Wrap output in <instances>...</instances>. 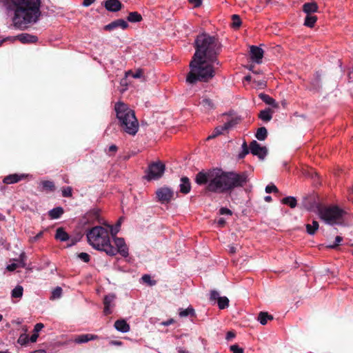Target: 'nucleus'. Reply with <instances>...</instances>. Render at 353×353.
I'll return each instance as SVG.
<instances>
[{"instance_id":"f257e3e1","label":"nucleus","mask_w":353,"mask_h":353,"mask_svg":"<svg viewBox=\"0 0 353 353\" xmlns=\"http://www.w3.org/2000/svg\"><path fill=\"white\" fill-rule=\"evenodd\" d=\"M196 51L190 63V72L186 81L194 84L197 81L208 82L215 76V65H219L217 55L221 44L217 39L201 34L195 40Z\"/></svg>"},{"instance_id":"f03ea898","label":"nucleus","mask_w":353,"mask_h":353,"mask_svg":"<svg viewBox=\"0 0 353 353\" xmlns=\"http://www.w3.org/2000/svg\"><path fill=\"white\" fill-rule=\"evenodd\" d=\"M248 181L246 172H225L214 168L207 172H199L195 178L199 185H206V190L222 194L243 187Z\"/></svg>"},{"instance_id":"7ed1b4c3","label":"nucleus","mask_w":353,"mask_h":353,"mask_svg":"<svg viewBox=\"0 0 353 353\" xmlns=\"http://www.w3.org/2000/svg\"><path fill=\"white\" fill-rule=\"evenodd\" d=\"M3 3L17 29L24 30L37 23L41 14V0H3Z\"/></svg>"},{"instance_id":"20e7f679","label":"nucleus","mask_w":353,"mask_h":353,"mask_svg":"<svg viewBox=\"0 0 353 353\" xmlns=\"http://www.w3.org/2000/svg\"><path fill=\"white\" fill-rule=\"evenodd\" d=\"M89 244L94 249L115 256L114 247L110 243L109 231L102 226H95L87 232Z\"/></svg>"},{"instance_id":"39448f33","label":"nucleus","mask_w":353,"mask_h":353,"mask_svg":"<svg viewBox=\"0 0 353 353\" xmlns=\"http://www.w3.org/2000/svg\"><path fill=\"white\" fill-rule=\"evenodd\" d=\"M114 110L121 129L129 135L134 136L139 131V124L134 110L122 102L117 103Z\"/></svg>"},{"instance_id":"423d86ee","label":"nucleus","mask_w":353,"mask_h":353,"mask_svg":"<svg viewBox=\"0 0 353 353\" xmlns=\"http://www.w3.org/2000/svg\"><path fill=\"white\" fill-rule=\"evenodd\" d=\"M319 214L320 218L326 223L334 225L341 220L343 211L339 207L332 205L321 208Z\"/></svg>"},{"instance_id":"0eeeda50","label":"nucleus","mask_w":353,"mask_h":353,"mask_svg":"<svg viewBox=\"0 0 353 353\" xmlns=\"http://www.w3.org/2000/svg\"><path fill=\"white\" fill-rule=\"evenodd\" d=\"M165 165L161 161L154 162L149 165L145 178L148 181L160 179L165 171Z\"/></svg>"},{"instance_id":"6e6552de","label":"nucleus","mask_w":353,"mask_h":353,"mask_svg":"<svg viewBox=\"0 0 353 353\" xmlns=\"http://www.w3.org/2000/svg\"><path fill=\"white\" fill-rule=\"evenodd\" d=\"M250 152L263 159L266 156L268 150L265 147L261 146L256 141H252L250 144Z\"/></svg>"},{"instance_id":"1a4fd4ad","label":"nucleus","mask_w":353,"mask_h":353,"mask_svg":"<svg viewBox=\"0 0 353 353\" xmlns=\"http://www.w3.org/2000/svg\"><path fill=\"white\" fill-rule=\"evenodd\" d=\"M114 244L117 248H114L115 255L119 253L122 256L127 257L128 256V248L123 238L116 237L114 239Z\"/></svg>"},{"instance_id":"9d476101","label":"nucleus","mask_w":353,"mask_h":353,"mask_svg":"<svg viewBox=\"0 0 353 353\" xmlns=\"http://www.w3.org/2000/svg\"><path fill=\"white\" fill-rule=\"evenodd\" d=\"M157 196L162 203L169 202L172 196L173 192L168 188H159L156 192Z\"/></svg>"},{"instance_id":"9b49d317","label":"nucleus","mask_w":353,"mask_h":353,"mask_svg":"<svg viewBox=\"0 0 353 353\" xmlns=\"http://www.w3.org/2000/svg\"><path fill=\"white\" fill-rule=\"evenodd\" d=\"M115 299H116V296L114 294H108L104 297L103 312L105 315H108V314H110L112 313L113 308L115 306Z\"/></svg>"},{"instance_id":"f8f14e48","label":"nucleus","mask_w":353,"mask_h":353,"mask_svg":"<svg viewBox=\"0 0 353 353\" xmlns=\"http://www.w3.org/2000/svg\"><path fill=\"white\" fill-rule=\"evenodd\" d=\"M234 124L235 122L233 120H230L224 123L223 125H220L215 128L212 134L207 137V140L212 139L216 137L217 136L223 134L224 131L228 130L229 128L234 125Z\"/></svg>"},{"instance_id":"ddd939ff","label":"nucleus","mask_w":353,"mask_h":353,"mask_svg":"<svg viewBox=\"0 0 353 353\" xmlns=\"http://www.w3.org/2000/svg\"><path fill=\"white\" fill-rule=\"evenodd\" d=\"M29 176L27 174H12L5 176L3 179V183L6 185L17 183L19 181L26 179Z\"/></svg>"},{"instance_id":"4468645a","label":"nucleus","mask_w":353,"mask_h":353,"mask_svg":"<svg viewBox=\"0 0 353 353\" xmlns=\"http://www.w3.org/2000/svg\"><path fill=\"white\" fill-rule=\"evenodd\" d=\"M250 58L252 61L256 63H261L263 57V50L256 46H250Z\"/></svg>"},{"instance_id":"2eb2a0df","label":"nucleus","mask_w":353,"mask_h":353,"mask_svg":"<svg viewBox=\"0 0 353 353\" xmlns=\"http://www.w3.org/2000/svg\"><path fill=\"white\" fill-rule=\"evenodd\" d=\"M128 23L125 20L119 19L114 20L109 24L105 26L103 28L105 30L111 31L118 28L125 30L128 28Z\"/></svg>"},{"instance_id":"dca6fc26","label":"nucleus","mask_w":353,"mask_h":353,"mask_svg":"<svg viewBox=\"0 0 353 353\" xmlns=\"http://www.w3.org/2000/svg\"><path fill=\"white\" fill-rule=\"evenodd\" d=\"M104 6L107 10L116 12L121 10L123 5L119 0H106Z\"/></svg>"},{"instance_id":"f3484780","label":"nucleus","mask_w":353,"mask_h":353,"mask_svg":"<svg viewBox=\"0 0 353 353\" xmlns=\"http://www.w3.org/2000/svg\"><path fill=\"white\" fill-rule=\"evenodd\" d=\"M114 327L119 332L126 333L130 331V325L124 319L117 320L114 323Z\"/></svg>"},{"instance_id":"a211bd4d","label":"nucleus","mask_w":353,"mask_h":353,"mask_svg":"<svg viewBox=\"0 0 353 353\" xmlns=\"http://www.w3.org/2000/svg\"><path fill=\"white\" fill-rule=\"evenodd\" d=\"M17 38L23 43H35L37 37L28 33H22L19 34Z\"/></svg>"},{"instance_id":"6ab92c4d","label":"nucleus","mask_w":353,"mask_h":353,"mask_svg":"<svg viewBox=\"0 0 353 353\" xmlns=\"http://www.w3.org/2000/svg\"><path fill=\"white\" fill-rule=\"evenodd\" d=\"M97 339H98L97 335L86 334H81V335L77 336L75 338L74 341L77 343H87L90 341Z\"/></svg>"},{"instance_id":"aec40b11","label":"nucleus","mask_w":353,"mask_h":353,"mask_svg":"<svg viewBox=\"0 0 353 353\" xmlns=\"http://www.w3.org/2000/svg\"><path fill=\"white\" fill-rule=\"evenodd\" d=\"M303 10L307 15L311 14L312 13L317 12L318 6L315 2L305 3L303 6Z\"/></svg>"},{"instance_id":"412c9836","label":"nucleus","mask_w":353,"mask_h":353,"mask_svg":"<svg viewBox=\"0 0 353 353\" xmlns=\"http://www.w3.org/2000/svg\"><path fill=\"white\" fill-rule=\"evenodd\" d=\"M259 98L266 104L272 105L273 108H276L279 107L278 103L276 102V101L268 94L261 93L259 94Z\"/></svg>"},{"instance_id":"4be33fe9","label":"nucleus","mask_w":353,"mask_h":353,"mask_svg":"<svg viewBox=\"0 0 353 353\" xmlns=\"http://www.w3.org/2000/svg\"><path fill=\"white\" fill-rule=\"evenodd\" d=\"M44 327V325L41 323H37L34 325L33 333L30 336V343H33L37 341L39 336V332Z\"/></svg>"},{"instance_id":"5701e85b","label":"nucleus","mask_w":353,"mask_h":353,"mask_svg":"<svg viewBox=\"0 0 353 353\" xmlns=\"http://www.w3.org/2000/svg\"><path fill=\"white\" fill-rule=\"evenodd\" d=\"M190 183L187 177H182L181 179L180 191L183 194H188L190 191Z\"/></svg>"},{"instance_id":"b1692460","label":"nucleus","mask_w":353,"mask_h":353,"mask_svg":"<svg viewBox=\"0 0 353 353\" xmlns=\"http://www.w3.org/2000/svg\"><path fill=\"white\" fill-rule=\"evenodd\" d=\"M25 333L20 334L17 339V343L21 346H26L29 343H30V336L26 334L28 329L23 328Z\"/></svg>"},{"instance_id":"393cba45","label":"nucleus","mask_w":353,"mask_h":353,"mask_svg":"<svg viewBox=\"0 0 353 353\" xmlns=\"http://www.w3.org/2000/svg\"><path fill=\"white\" fill-rule=\"evenodd\" d=\"M23 294V288L21 285H17L11 292V296L12 299H17L18 301Z\"/></svg>"},{"instance_id":"a878e982","label":"nucleus","mask_w":353,"mask_h":353,"mask_svg":"<svg viewBox=\"0 0 353 353\" xmlns=\"http://www.w3.org/2000/svg\"><path fill=\"white\" fill-rule=\"evenodd\" d=\"M259 117L263 121H270L272 118V111L269 108L261 110L259 114Z\"/></svg>"},{"instance_id":"bb28decb","label":"nucleus","mask_w":353,"mask_h":353,"mask_svg":"<svg viewBox=\"0 0 353 353\" xmlns=\"http://www.w3.org/2000/svg\"><path fill=\"white\" fill-rule=\"evenodd\" d=\"M55 239L61 241H65L69 239V235L62 228H59L56 231Z\"/></svg>"},{"instance_id":"cd10ccee","label":"nucleus","mask_w":353,"mask_h":353,"mask_svg":"<svg viewBox=\"0 0 353 353\" xmlns=\"http://www.w3.org/2000/svg\"><path fill=\"white\" fill-rule=\"evenodd\" d=\"M63 209L61 207H57L50 210L48 214L51 219H59L63 214Z\"/></svg>"},{"instance_id":"c85d7f7f","label":"nucleus","mask_w":353,"mask_h":353,"mask_svg":"<svg viewBox=\"0 0 353 353\" xmlns=\"http://www.w3.org/2000/svg\"><path fill=\"white\" fill-rule=\"evenodd\" d=\"M143 19L142 16L138 12H131L129 13L127 20L131 23L140 22Z\"/></svg>"},{"instance_id":"c756f323","label":"nucleus","mask_w":353,"mask_h":353,"mask_svg":"<svg viewBox=\"0 0 353 353\" xmlns=\"http://www.w3.org/2000/svg\"><path fill=\"white\" fill-rule=\"evenodd\" d=\"M273 316L270 314H268V312H261L258 316V321L262 325H265L268 323V320H272Z\"/></svg>"},{"instance_id":"7c9ffc66","label":"nucleus","mask_w":353,"mask_h":353,"mask_svg":"<svg viewBox=\"0 0 353 353\" xmlns=\"http://www.w3.org/2000/svg\"><path fill=\"white\" fill-rule=\"evenodd\" d=\"M267 129L265 127H261L257 130L255 137L259 141H264L267 138Z\"/></svg>"},{"instance_id":"2f4dec72","label":"nucleus","mask_w":353,"mask_h":353,"mask_svg":"<svg viewBox=\"0 0 353 353\" xmlns=\"http://www.w3.org/2000/svg\"><path fill=\"white\" fill-rule=\"evenodd\" d=\"M317 21V17L315 15L308 14L306 16L304 21V25L312 28L314 26Z\"/></svg>"},{"instance_id":"473e14b6","label":"nucleus","mask_w":353,"mask_h":353,"mask_svg":"<svg viewBox=\"0 0 353 353\" xmlns=\"http://www.w3.org/2000/svg\"><path fill=\"white\" fill-rule=\"evenodd\" d=\"M283 204L290 206L291 208H294L296 206V199L293 196H287L281 200Z\"/></svg>"},{"instance_id":"72a5a7b5","label":"nucleus","mask_w":353,"mask_h":353,"mask_svg":"<svg viewBox=\"0 0 353 353\" xmlns=\"http://www.w3.org/2000/svg\"><path fill=\"white\" fill-rule=\"evenodd\" d=\"M143 75V70L141 68L137 69L135 72L132 70H128L125 73V77H128L130 76L132 77L134 79H139L142 77Z\"/></svg>"},{"instance_id":"f704fd0d","label":"nucleus","mask_w":353,"mask_h":353,"mask_svg":"<svg viewBox=\"0 0 353 353\" xmlns=\"http://www.w3.org/2000/svg\"><path fill=\"white\" fill-rule=\"evenodd\" d=\"M199 103L205 110H211L214 108L213 102L209 99H203Z\"/></svg>"},{"instance_id":"c9c22d12","label":"nucleus","mask_w":353,"mask_h":353,"mask_svg":"<svg viewBox=\"0 0 353 353\" xmlns=\"http://www.w3.org/2000/svg\"><path fill=\"white\" fill-rule=\"evenodd\" d=\"M319 229V223L316 221H313L312 224L306 225V230L309 234H314Z\"/></svg>"},{"instance_id":"e433bc0d","label":"nucleus","mask_w":353,"mask_h":353,"mask_svg":"<svg viewBox=\"0 0 353 353\" xmlns=\"http://www.w3.org/2000/svg\"><path fill=\"white\" fill-rule=\"evenodd\" d=\"M43 190L52 192L55 189L54 184L51 181H43L41 182Z\"/></svg>"},{"instance_id":"4c0bfd02","label":"nucleus","mask_w":353,"mask_h":353,"mask_svg":"<svg viewBox=\"0 0 353 353\" xmlns=\"http://www.w3.org/2000/svg\"><path fill=\"white\" fill-rule=\"evenodd\" d=\"M194 310L192 307H188L186 309H181L179 312L181 317H186L188 316H194Z\"/></svg>"},{"instance_id":"58836bf2","label":"nucleus","mask_w":353,"mask_h":353,"mask_svg":"<svg viewBox=\"0 0 353 353\" xmlns=\"http://www.w3.org/2000/svg\"><path fill=\"white\" fill-rule=\"evenodd\" d=\"M217 303L219 309H225L229 305V299L226 296H221L219 298Z\"/></svg>"},{"instance_id":"ea45409f","label":"nucleus","mask_w":353,"mask_h":353,"mask_svg":"<svg viewBox=\"0 0 353 353\" xmlns=\"http://www.w3.org/2000/svg\"><path fill=\"white\" fill-rule=\"evenodd\" d=\"M62 289L60 287L55 288L52 292L50 299H57L61 296Z\"/></svg>"},{"instance_id":"a19ab883","label":"nucleus","mask_w":353,"mask_h":353,"mask_svg":"<svg viewBox=\"0 0 353 353\" xmlns=\"http://www.w3.org/2000/svg\"><path fill=\"white\" fill-rule=\"evenodd\" d=\"M141 279L143 283H147L150 286H152L156 284V281L152 280L149 274L143 275Z\"/></svg>"},{"instance_id":"79ce46f5","label":"nucleus","mask_w":353,"mask_h":353,"mask_svg":"<svg viewBox=\"0 0 353 353\" xmlns=\"http://www.w3.org/2000/svg\"><path fill=\"white\" fill-rule=\"evenodd\" d=\"M62 196L64 197H71L72 196V189L71 187H64L62 188Z\"/></svg>"},{"instance_id":"37998d69","label":"nucleus","mask_w":353,"mask_h":353,"mask_svg":"<svg viewBox=\"0 0 353 353\" xmlns=\"http://www.w3.org/2000/svg\"><path fill=\"white\" fill-rule=\"evenodd\" d=\"M241 24V21L240 17L236 14L232 15V26L234 28H239Z\"/></svg>"},{"instance_id":"c03bdc74","label":"nucleus","mask_w":353,"mask_h":353,"mask_svg":"<svg viewBox=\"0 0 353 353\" xmlns=\"http://www.w3.org/2000/svg\"><path fill=\"white\" fill-rule=\"evenodd\" d=\"M230 351L232 353H244L243 348L240 347L238 345L234 344L230 347Z\"/></svg>"},{"instance_id":"a18cd8bd","label":"nucleus","mask_w":353,"mask_h":353,"mask_svg":"<svg viewBox=\"0 0 353 353\" xmlns=\"http://www.w3.org/2000/svg\"><path fill=\"white\" fill-rule=\"evenodd\" d=\"M78 257L83 262L88 263L90 260V256L88 253L81 252L79 254Z\"/></svg>"},{"instance_id":"49530a36","label":"nucleus","mask_w":353,"mask_h":353,"mask_svg":"<svg viewBox=\"0 0 353 353\" xmlns=\"http://www.w3.org/2000/svg\"><path fill=\"white\" fill-rule=\"evenodd\" d=\"M265 192L267 193L278 192L279 190H278V188H276V185H274V184H270V185H268L266 186Z\"/></svg>"},{"instance_id":"de8ad7c7","label":"nucleus","mask_w":353,"mask_h":353,"mask_svg":"<svg viewBox=\"0 0 353 353\" xmlns=\"http://www.w3.org/2000/svg\"><path fill=\"white\" fill-rule=\"evenodd\" d=\"M221 296H219V294L217 291H215V290H212L210 292V299L211 301H215V300H219V298H220Z\"/></svg>"},{"instance_id":"09e8293b","label":"nucleus","mask_w":353,"mask_h":353,"mask_svg":"<svg viewBox=\"0 0 353 353\" xmlns=\"http://www.w3.org/2000/svg\"><path fill=\"white\" fill-rule=\"evenodd\" d=\"M343 240V238L340 236H337L335 238V243L333 245H330L328 247L330 248H335Z\"/></svg>"},{"instance_id":"8fccbe9b","label":"nucleus","mask_w":353,"mask_h":353,"mask_svg":"<svg viewBox=\"0 0 353 353\" xmlns=\"http://www.w3.org/2000/svg\"><path fill=\"white\" fill-rule=\"evenodd\" d=\"M19 266V264L16 263H10L9 264L8 266H7V270L8 271H14V270H16L18 267Z\"/></svg>"},{"instance_id":"3c124183","label":"nucleus","mask_w":353,"mask_h":353,"mask_svg":"<svg viewBox=\"0 0 353 353\" xmlns=\"http://www.w3.org/2000/svg\"><path fill=\"white\" fill-rule=\"evenodd\" d=\"M188 1L193 4L195 8L200 7L202 4V0H188Z\"/></svg>"},{"instance_id":"603ef678","label":"nucleus","mask_w":353,"mask_h":353,"mask_svg":"<svg viewBox=\"0 0 353 353\" xmlns=\"http://www.w3.org/2000/svg\"><path fill=\"white\" fill-rule=\"evenodd\" d=\"M219 212L221 214H228V215L232 214V211L226 208H221L219 210Z\"/></svg>"},{"instance_id":"864d4df0","label":"nucleus","mask_w":353,"mask_h":353,"mask_svg":"<svg viewBox=\"0 0 353 353\" xmlns=\"http://www.w3.org/2000/svg\"><path fill=\"white\" fill-rule=\"evenodd\" d=\"M117 151V145H111L109 148H108V153L110 155L111 154H114L116 153Z\"/></svg>"},{"instance_id":"5fc2aeb1","label":"nucleus","mask_w":353,"mask_h":353,"mask_svg":"<svg viewBox=\"0 0 353 353\" xmlns=\"http://www.w3.org/2000/svg\"><path fill=\"white\" fill-rule=\"evenodd\" d=\"M242 146H243V154L241 156V157H243L245 154L249 153V150L248 149L247 144L245 142L243 143Z\"/></svg>"},{"instance_id":"6e6d98bb","label":"nucleus","mask_w":353,"mask_h":353,"mask_svg":"<svg viewBox=\"0 0 353 353\" xmlns=\"http://www.w3.org/2000/svg\"><path fill=\"white\" fill-rule=\"evenodd\" d=\"M234 337H235L234 332L230 331L227 333L225 339H226V340L230 341Z\"/></svg>"},{"instance_id":"4d7b16f0","label":"nucleus","mask_w":353,"mask_h":353,"mask_svg":"<svg viewBox=\"0 0 353 353\" xmlns=\"http://www.w3.org/2000/svg\"><path fill=\"white\" fill-rule=\"evenodd\" d=\"M95 0H83V5L84 6H89L94 2Z\"/></svg>"},{"instance_id":"13d9d810","label":"nucleus","mask_w":353,"mask_h":353,"mask_svg":"<svg viewBox=\"0 0 353 353\" xmlns=\"http://www.w3.org/2000/svg\"><path fill=\"white\" fill-rule=\"evenodd\" d=\"M110 344L112 345H118V346H121L123 343L121 341H111L110 342Z\"/></svg>"},{"instance_id":"bf43d9fd","label":"nucleus","mask_w":353,"mask_h":353,"mask_svg":"<svg viewBox=\"0 0 353 353\" xmlns=\"http://www.w3.org/2000/svg\"><path fill=\"white\" fill-rule=\"evenodd\" d=\"M217 223L220 227H223L225 224V221L224 219L221 218L219 219Z\"/></svg>"},{"instance_id":"052dcab7","label":"nucleus","mask_w":353,"mask_h":353,"mask_svg":"<svg viewBox=\"0 0 353 353\" xmlns=\"http://www.w3.org/2000/svg\"><path fill=\"white\" fill-rule=\"evenodd\" d=\"M173 323H174V320L173 319H170V320H169V321H168L166 322L163 323V324L164 325H170V324H172Z\"/></svg>"},{"instance_id":"680f3d73","label":"nucleus","mask_w":353,"mask_h":353,"mask_svg":"<svg viewBox=\"0 0 353 353\" xmlns=\"http://www.w3.org/2000/svg\"><path fill=\"white\" fill-rule=\"evenodd\" d=\"M265 201L267 202H270L272 201V197L270 196H266L265 197Z\"/></svg>"},{"instance_id":"e2e57ef3","label":"nucleus","mask_w":353,"mask_h":353,"mask_svg":"<svg viewBox=\"0 0 353 353\" xmlns=\"http://www.w3.org/2000/svg\"><path fill=\"white\" fill-rule=\"evenodd\" d=\"M245 80L247 81H250L251 80V77L249 76V75L245 77Z\"/></svg>"},{"instance_id":"0e129e2a","label":"nucleus","mask_w":353,"mask_h":353,"mask_svg":"<svg viewBox=\"0 0 353 353\" xmlns=\"http://www.w3.org/2000/svg\"><path fill=\"white\" fill-rule=\"evenodd\" d=\"M42 234H43V233L41 232H39V233L36 236V237H35V238H36V239H39V238H40V237H41V236H42Z\"/></svg>"},{"instance_id":"69168bd1","label":"nucleus","mask_w":353,"mask_h":353,"mask_svg":"<svg viewBox=\"0 0 353 353\" xmlns=\"http://www.w3.org/2000/svg\"><path fill=\"white\" fill-rule=\"evenodd\" d=\"M179 353H188V352L185 351V350H183L182 349H180L179 350Z\"/></svg>"},{"instance_id":"338daca9","label":"nucleus","mask_w":353,"mask_h":353,"mask_svg":"<svg viewBox=\"0 0 353 353\" xmlns=\"http://www.w3.org/2000/svg\"><path fill=\"white\" fill-rule=\"evenodd\" d=\"M20 265L23 268H24L26 266V263L23 262V261H21L20 263Z\"/></svg>"},{"instance_id":"774afa93","label":"nucleus","mask_w":353,"mask_h":353,"mask_svg":"<svg viewBox=\"0 0 353 353\" xmlns=\"http://www.w3.org/2000/svg\"><path fill=\"white\" fill-rule=\"evenodd\" d=\"M3 320V316L0 314V322Z\"/></svg>"}]
</instances>
